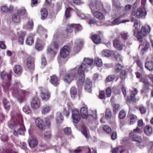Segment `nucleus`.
Here are the masks:
<instances>
[{
    "mask_svg": "<svg viewBox=\"0 0 153 153\" xmlns=\"http://www.w3.org/2000/svg\"><path fill=\"white\" fill-rule=\"evenodd\" d=\"M40 13L41 14V19L43 20H45L47 17L48 16V11L47 9L45 8H42L40 10Z\"/></svg>",
    "mask_w": 153,
    "mask_h": 153,
    "instance_id": "aec40b11",
    "label": "nucleus"
},
{
    "mask_svg": "<svg viewBox=\"0 0 153 153\" xmlns=\"http://www.w3.org/2000/svg\"><path fill=\"white\" fill-rule=\"evenodd\" d=\"M102 55L105 57H109L111 55V52L108 50H105L103 51L102 52Z\"/></svg>",
    "mask_w": 153,
    "mask_h": 153,
    "instance_id": "f704fd0d",
    "label": "nucleus"
},
{
    "mask_svg": "<svg viewBox=\"0 0 153 153\" xmlns=\"http://www.w3.org/2000/svg\"><path fill=\"white\" fill-rule=\"evenodd\" d=\"M76 79V70L74 68L71 70L64 75L63 79L66 83H70L73 80Z\"/></svg>",
    "mask_w": 153,
    "mask_h": 153,
    "instance_id": "20e7f679",
    "label": "nucleus"
},
{
    "mask_svg": "<svg viewBox=\"0 0 153 153\" xmlns=\"http://www.w3.org/2000/svg\"><path fill=\"white\" fill-rule=\"evenodd\" d=\"M112 116L111 112L110 110L108 108L106 109L105 114V117L107 119H110Z\"/></svg>",
    "mask_w": 153,
    "mask_h": 153,
    "instance_id": "58836bf2",
    "label": "nucleus"
},
{
    "mask_svg": "<svg viewBox=\"0 0 153 153\" xmlns=\"http://www.w3.org/2000/svg\"><path fill=\"white\" fill-rule=\"evenodd\" d=\"M23 111L26 114H29L31 113V110L29 106H25L23 108Z\"/></svg>",
    "mask_w": 153,
    "mask_h": 153,
    "instance_id": "49530a36",
    "label": "nucleus"
},
{
    "mask_svg": "<svg viewBox=\"0 0 153 153\" xmlns=\"http://www.w3.org/2000/svg\"><path fill=\"white\" fill-rule=\"evenodd\" d=\"M106 93L108 97H110L111 94V88L110 87H108L106 89Z\"/></svg>",
    "mask_w": 153,
    "mask_h": 153,
    "instance_id": "0e129e2a",
    "label": "nucleus"
},
{
    "mask_svg": "<svg viewBox=\"0 0 153 153\" xmlns=\"http://www.w3.org/2000/svg\"><path fill=\"white\" fill-rule=\"evenodd\" d=\"M103 130L105 132L109 134L111 132V129L108 126H105L103 127Z\"/></svg>",
    "mask_w": 153,
    "mask_h": 153,
    "instance_id": "5fc2aeb1",
    "label": "nucleus"
},
{
    "mask_svg": "<svg viewBox=\"0 0 153 153\" xmlns=\"http://www.w3.org/2000/svg\"><path fill=\"white\" fill-rule=\"evenodd\" d=\"M63 131L64 133L67 135H70L71 133V129L70 127H67L65 128Z\"/></svg>",
    "mask_w": 153,
    "mask_h": 153,
    "instance_id": "09e8293b",
    "label": "nucleus"
},
{
    "mask_svg": "<svg viewBox=\"0 0 153 153\" xmlns=\"http://www.w3.org/2000/svg\"><path fill=\"white\" fill-rule=\"evenodd\" d=\"M126 116L125 112L124 110H122L119 113V117L120 119H123Z\"/></svg>",
    "mask_w": 153,
    "mask_h": 153,
    "instance_id": "8fccbe9b",
    "label": "nucleus"
},
{
    "mask_svg": "<svg viewBox=\"0 0 153 153\" xmlns=\"http://www.w3.org/2000/svg\"><path fill=\"white\" fill-rule=\"evenodd\" d=\"M70 94L71 97L72 98H74L77 93V90L75 87H72L71 88L70 90Z\"/></svg>",
    "mask_w": 153,
    "mask_h": 153,
    "instance_id": "2f4dec72",
    "label": "nucleus"
},
{
    "mask_svg": "<svg viewBox=\"0 0 153 153\" xmlns=\"http://www.w3.org/2000/svg\"><path fill=\"white\" fill-rule=\"evenodd\" d=\"M121 36L122 39L124 40V42H126V45L128 44L129 40L128 33H122L121 34Z\"/></svg>",
    "mask_w": 153,
    "mask_h": 153,
    "instance_id": "c756f323",
    "label": "nucleus"
},
{
    "mask_svg": "<svg viewBox=\"0 0 153 153\" xmlns=\"http://www.w3.org/2000/svg\"><path fill=\"white\" fill-rule=\"evenodd\" d=\"M3 103L4 107L6 109L8 110L10 109V103L7 99H3Z\"/></svg>",
    "mask_w": 153,
    "mask_h": 153,
    "instance_id": "ea45409f",
    "label": "nucleus"
},
{
    "mask_svg": "<svg viewBox=\"0 0 153 153\" xmlns=\"http://www.w3.org/2000/svg\"><path fill=\"white\" fill-rule=\"evenodd\" d=\"M31 106L33 110H36L39 108L41 105V100L37 96L33 97L30 102Z\"/></svg>",
    "mask_w": 153,
    "mask_h": 153,
    "instance_id": "1a4fd4ad",
    "label": "nucleus"
},
{
    "mask_svg": "<svg viewBox=\"0 0 153 153\" xmlns=\"http://www.w3.org/2000/svg\"><path fill=\"white\" fill-rule=\"evenodd\" d=\"M96 18L101 20L104 18V15L102 13L100 12H96Z\"/></svg>",
    "mask_w": 153,
    "mask_h": 153,
    "instance_id": "4d7b16f0",
    "label": "nucleus"
},
{
    "mask_svg": "<svg viewBox=\"0 0 153 153\" xmlns=\"http://www.w3.org/2000/svg\"><path fill=\"white\" fill-rule=\"evenodd\" d=\"M114 55L115 59L117 61L120 62L123 61V58L120 53L117 52H115L114 53Z\"/></svg>",
    "mask_w": 153,
    "mask_h": 153,
    "instance_id": "4c0bfd02",
    "label": "nucleus"
},
{
    "mask_svg": "<svg viewBox=\"0 0 153 153\" xmlns=\"http://www.w3.org/2000/svg\"><path fill=\"white\" fill-rule=\"evenodd\" d=\"M50 82L55 87H58L59 84L60 80L58 77L55 75L50 76Z\"/></svg>",
    "mask_w": 153,
    "mask_h": 153,
    "instance_id": "2eb2a0df",
    "label": "nucleus"
},
{
    "mask_svg": "<svg viewBox=\"0 0 153 153\" xmlns=\"http://www.w3.org/2000/svg\"><path fill=\"white\" fill-rule=\"evenodd\" d=\"M134 141L136 142V145L137 146L140 147L142 143L143 140L141 137L138 136L135 140H134Z\"/></svg>",
    "mask_w": 153,
    "mask_h": 153,
    "instance_id": "72a5a7b5",
    "label": "nucleus"
},
{
    "mask_svg": "<svg viewBox=\"0 0 153 153\" xmlns=\"http://www.w3.org/2000/svg\"><path fill=\"white\" fill-rule=\"evenodd\" d=\"M150 30V27L148 26L142 27L140 31L138 32L137 34V33L135 34V36L140 42H142L143 41V36H146L149 33Z\"/></svg>",
    "mask_w": 153,
    "mask_h": 153,
    "instance_id": "39448f33",
    "label": "nucleus"
},
{
    "mask_svg": "<svg viewBox=\"0 0 153 153\" xmlns=\"http://www.w3.org/2000/svg\"><path fill=\"white\" fill-rule=\"evenodd\" d=\"M14 7L13 6L10 5L8 7L6 5H4L1 7V10L5 13H12Z\"/></svg>",
    "mask_w": 153,
    "mask_h": 153,
    "instance_id": "f3484780",
    "label": "nucleus"
},
{
    "mask_svg": "<svg viewBox=\"0 0 153 153\" xmlns=\"http://www.w3.org/2000/svg\"><path fill=\"white\" fill-rule=\"evenodd\" d=\"M145 67L149 70H153V62L152 61H149L146 62Z\"/></svg>",
    "mask_w": 153,
    "mask_h": 153,
    "instance_id": "473e14b6",
    "label": "nucleus"
},
{
    "mask_svg": "<svg viewBox=\"0 0 153 153\" xmlns=\"http://www.w3.org/2000/svg\"><path fill=\"white\" fill-rule=\"evenodd\" d=\"M140 82H142L144 85H149L150 84V82L148 79L145 77H142L140 80Z\"/></svg>",
    "mask_w": 153,
    "mask_h": 153,
    "instance_id": "de8ad7c7",
    "label": "nucleus"
},
{
    "mask_svg": "<svg viewBox=\"0 0 153 153\" xmlns=\"http://www.w3.org/2000/svg\"><path fill=\"white\" fill-rule=\"evenodd\" d=\"M43 46L41 44L36 43L35 45V48L38 51H41L43 49Z\"/></svg>",
    "mask_w": 153,
    "mask_h": 153,
    "instance_id": "3c124183",
    "label": "nucleus"
},
{
    "mask_svg": "<svg viewBox=\"0 0 153 153\" xmlns=\"http://www.w3.org/2000/svg\"><path fill=\"white\" fill-rule=\"evenodd\" d=\"M144 131L146 135L149 136L152 133L153 129L151 127L149 126H146L144 128Z\"/></svg>",
    "mask_w": 153,
    "mask_h": 153,
    "instance_id": "5701e85b",
    "label": "nucleus"
},
{
    "mask_svg": "<svg viewBox=\"0 0 153 153\" xmlns=\"http://www.w3.org/2000/svg\"><path fill=\"white\" fill-rule=\"evenodd\" d=\"M19 36L18 42L20 45H23L24 44V39L25 36V33L23 31H21L20 32L18 33Z\"/></svg>",
    "mask_w": 153,
    "mask_h": 153,
    "instance_id": "412c9836",
    "label": "nucleus"
},
{
    "mask_svg": "<svg viewBox=\"0 0 153 153\" xmlns=\"http://www.w3.org/2000/svg\"><path fill=\"white\" fill-rule=\"evenodd\" d=\"M13 70L14 73L17 75L21 74L22 71V67L19 65H15L13 68Z\"/></svg>",
    "mask_w": 153,
    "mask_h": 153,
    "instance_id": "4be33fe9",
    "label": "nucleus"
},
{
    "mask_svg": "<svg viewBox=\"0 0 153 153\" xmlns=\"http://www.w3.org/2000/svg\"><path fill=\"white\" fill-rule=\"evenodd\" d=\"M35 66V58L32 56L28 57L27 59L26 66L30 71H33Z\"/></svg>",
    "mask_w": 153,
    "mask_h": 153,
    "instance_id": "6e6552de",
    "label": "nucleus"
},
{
    "mask_svg": "<svg viewBox=\"0 0 153 153\" xmlns=\"http://www.w3.org/2000/svg\"><path fill=\"white\" fill-rule=\"evenodd\" d=\"M126 13L124 12V13L120 15L118 18H116L113 20L112 22V25H116L120 23H123L126 22H129V20H123L121 21L120 22H119V19L123 17L125 14Z\"/></svg>",
    "mask_w": 153,
    "mask_h": 153,
    "instance_id": "a211bd4d",
    "label": "nucleus"
},
{
    "mask_svg": "<svg viewBox=\"0 0 153 153\" xmlns=\"http://www.w3.org/2000/svg\"><path fill=\"white\" fill-rule=\"evenodd\" d=\"M29 94L28 91L25 90H22L19 91V94L16 97L17 101L21 103L26 100V97Z\"/></svg>",
    "mask_w": 153,
    "mask_h": 153,
    "instance_id": "9d476101",
    "label": "nucleus"
},
{
    "mask_svg": "<svg viewBox=\"0 0 153 153\" xmlns=\"http://www.w3.org/2000/svg\"><path fill=\"white\" fill-rule=\"evenodd\" d=\"M68 33H67L65 32V30L63 31L61 33L60 35V37L62 39H65L68 38Z\"/></svg>",
    "mask_w": 153,
    "mask_h": 153,
    "instance_id": "864d4df0",
    "label": "nucleus"
},
{
    "mask_svg": "<svg viewBox=\"0 0 153 153\" xmlns=\"http://www.w3.org/2000/svg\"><path fill=\"white\" fill-rule=\"evenodd\" d=\"M92 82L89 80L87 81L85 83V89L88 91L90 90L92 87Z\"/></svg>",
    "mask_w": 153,
    "mask_h": 153,
    "instance_id": "c9c22d12",
    "label": "nucleus"
},
{
    "mask_svg": "<svg viewBox=\"0 0 153 153\" xmlns=\"http://www.w3.org/2000/svg\"><path fill=\"white\" fill-rule=\"evenodd\" d=\"M73 10V8L70 7H68L66 9L65 11V16L66 18H67L71 16V13L70 11Z\"/></svg>",
    "mask_w": 153,
    "mask_h": 153,
    "instance_id": "79ce46f5",
    "label": "nucleus"
},
{
    "mask_svg": "<svg viewBox=\"0 0 153 153\" xmlns=\"http://www.w3.org/2000/svg\"><path fill=\"white\" fill-rule=\"evenodd\" d=\"M16 12L13 14L12 19L13 21L16 23H20L21 22V18L23 16H27V13L24 7L16 10Z\"/></svg>",
    "mask_w": 153,
    "mask_h": 153,
    "instance_id": "f03ea898",
    "label": "nucleus"
},
{
    "mask_svg": "<svg viewBox=\"0 0 153 153\" xmlns=\"http://www.w3.org/2000/svg\"><path fill=\"white\" fill-rule=\"evenodd\" d=\"M138 21L137 20L135 19V20L134 23V26L135 27V29L134 30V36H135V34H136V33L138 32L137 29L138 26Z\"/></svg>",
    "mask_w": 153,
    "mask_h": 153,
    "instance_id": "603ef678",
    "label": "nucleus"
},
{
    "mask_svg": "<svg viewBox=\"0 0 153 153\" xmlns=\"http://www.w3.org/2000/svg\"><path fill=\"white\" fill-rule=\"evenodd\" d=\"M72 117L74 123H77L79 121L80 116L79 112L77 110H74L72 111Z\"/></svg>",
    "mask_w": 153,
    "mask_h": 153,
    "instance_id": "ddd939ff",
    "label": "nucleus"
},
{
    "mask_svg": "<svg viewBox=\"0 0 153 153\" xmlns=\"http://www.w3.org/2000/svg\"><path fill=\"white\" fill-rule=\"evenodd\" d=\"M38 144V141L35 139H31L29 143V146L31 148L37 146Z\"/></svg>",
    "mask_w": 153,
    "mask_h": 153,
    "instance_id": "7c9ffc66",
    "label": "nucleus"
},
{
    "mask_svg": "<svg viewBox=\"0 0 153 153\" xmlns=\"http://www.w3.org/2000/svg\"><path fill=\"white\" fill-rule=\"evenodd\" d=\"M51 106L46 105L45 106L42 110V113L43 114H46L50 112L51 109Z\"/></svg>",
    "mask_w": 153,
    "mask_h": 153,
    "instance_id": "a878e982",
    "label": "nucleus"
},
{
    "mask_svg": "<svg viewBox=\"0 0 153 153\" xmlns=\"http://www.w3.org/2000/svg\"><path fill=\"white\" fill-rule=\"evenodd\" d=\"M114 46L117 50H121L123 49V45H121L120 41L117 39H115L113 41Z\"/></svg>",
    "mask_w": 153,
    "mask_h": 153,
    "instance_id": "393cba45",
    "label": "nucleus"
},
{
    "mask_svg": "<svg viewBox=\"0 0 153 153\" xmlns=\"http://www.w3.org/2000/svg\"><path fill=\"white\" fill-rule=\"evenodd\" d=\"M58 116L56 119V121L57 123H61L62 122L64 118L62 116V114L61 113L58 114Z\"/></svg>",
    "mask_w": 153,
    "mask_h": 153,
    "instance_id": "a18cd8bd",
    "label": "nucleus"
},
{
    "mask_svg": "<svg viewBox=\"0 0 153 153\" xmlns=\"http://www.w3.org/2000/svg\"><path fill=\"white\" fill-rule=\"evenodd\" d=\"M73 25L75 33L81 31L82 29V26L79 24H73Z\"/></svg>",
    "mask_w": 153,
    "mask_h": 153,
    "instance_id": "c85d7f7f",
    "label": "nucleus"
},
{
    "mask_svg": "<svg viewBox=\"0 0 153 153\" xmlns=\"http://www.w3.org/2000/svg\"><path fill=\"white\" fill-rule=\"evenodd\" d=\"M146 15V10L144 7H139L137 9L136 12L134 10L131 13V15L132 16H136L137 19L144 18Z\"/></svg>",
    "mask_w": 153,
    "mask_h": 153,
    "instance_id": "0eeeda50",
    "label": "nucleus"
},
{
    "mask_svg": "<svg viewBox=\"0 0 153 153\" xmlns=\"http://www.w3.org/2000/svg\"><path fill=\"white\" fill-rule=\"evenodd\" d=\"M122 68V66L120 64H117L115 68V70L116 72H119Z\"/></svg>",
    "mask_w": 153,
    "mask_h": 153,
    "instance_id": "338daca9",
    "label": "nucleus"
},
{
    "mask_svg": "<svg viewBox=\"0 0 153 153\" xmlns=\"http://www.w3.org/2000/svg\"><path fill=\"white\" fill-rule=\"evenodd\" d=\"M44 135L45 138L47 139H50L51 137V134L50 132L49 131H47L45 132L44 133Z\"/></svg>",
    "mask_w": 153,
    "mask_h": 153,
    "instance_id": "bf43d9fd",
    "label": "nucleus"
},
{
    "mask_svg": "<svg viewBox=\"0 0 153 153\" xmlns=\"http://www.w3.org/2000/svg\"><path fill=\"white\" fill-rule=\"evenodd\" d=\"M70 51V48L68 46H64L60 50V53L61 57L66 58L69 54Z\"/></svg>",
    "mask_w": 153,
    "mask_h": 153,
    "instance_id": "9b49d317",
    "label": "nucleus"
},
{
    "mask_svg": "<svg viewBox=\"0 0 153 153\" xmlns=\"http://www.w3.org/2000/svg\"><path fill=\"white\" fill-rule=\"evenodd\" d=\"M96 65L99 67H100L102 65V60L100 59H96Z\"/></svg>",
    "mask_w": 153,
    "mask_h": 153,
    "instance_id": "052dcab7",
    "label": "nucleus"
},
{
    "mask_svg": "<svg viewBox=\"0 0 153 153\" xmlns=\"http://www.w3.org/2000/svg\"><path fill=\"white\" fill-rule=\"evenodd\" d=\"M33 27V21L31 19H29L27 25V28L29 29H31Z\"/></svg>",
    "mask_w": 153,
    "mask_h": 153,
    "instance_id": "37998d69",
    "label": "nucleus"
},
{
    "mask_svg": "<svg viewBox=\"0 0 153 153\" xmlns=\"http://www.w3.org/2000/svg\"><path fill=\"white\" fill-rule=\"evenodd\" d=\"M63 113L64 115L68 118L70 114L69 109L64 108L63 109Z\"/></svg>",
    "mask_w": 153,
    "mask_h": 153,
    "instance_id": "6e6d98bb",
    "label": "nucleus"
},
{
    "mask_svg": "<svg viewBox=\"0 0 153 153\" xmlns=\"http://www.w3.org/2000/svg\"><path fill=\"white\" fill-rule=\"evenodd\" d=\"M35 123L37 127L40 130L45 129V123L43 120L39 117L37 118L35 120Z\"/></svg>",
    "mask_w": 153,
    "mask_h": 153,
    "instance_id": "dca6fc26",
    "label": "nucleus"
},
{
    "mask_svg": "<svg viewBox=\"0 0 153 153\" xmlns=\"http://www.w3.org/2000/svg\"><path fill=\"white\" fill-rule=\"evenodd\" d=\"M84 71H84L82 73H81V74L78 73L79 75V77L77 81V83L78 85H80L82 84L84 82Z\"/></svg>",
    "mask_w": 153,
    "mask_h": 153,
    "instance_id": "b1692460",
    "label": "nucleus"
},
{
    "mask_svg": "<svg viewBox=\"0 0 153 153\" xmlns=\"http://www.w3.org/2000/svg\"><path fill=\"white\" fill-rule=\"evenodd\" d=\"M6 47L4 42L3 41H0V48L2 49H5Z\"/></svg>",
    "mask_w": 153,
    "mask_h": 153,
    "instance_id": "774afa93",
    "label": "nucleus"
},
{
    "mask_svg": "<svg viewBox=\"0 0 153 153\" xmlns=\"http://www.w3.org/2000/svg\"><path fill=\"white\" fill-rule=\"evenodd\" d=\"M149 87L145 85H144L143 88L141 91V93H146L149 90Z\"/></svg>",
    "mask_w": 153,
    "mask_h": 153,
    "instance_id": "e2e57ef3",
    "label": "nucleus"
},
{
    "mask_svg": "<svg viewBox=\"0 0 153 153\" xmlns=\"http://www.w3.org/2000/svg\"><path fill=\"white\" fill-rule=\"evenodd\" d=\"M113 5L117 9L120 8L121 7L120 2L118 0L113 1Z\"/></svg>",
    "mask_w": 153,
    "mask_h": 153,
    "instance_id": "c03bdc74",
    "label": "nucleus"
},
{
    "mask_svg": "<svg viewBox=\"0 0 153 153\" xmlns=\"http://www.w3.org/2000/svg\"><path fill=\"white\" fill-rule=\"evenodd\" d=\"M51 116H49L45 118V123L48 126H49L51 125V121L53 118Z\"/></svg>",
    "mask_w": 153,
    "mask_h": 153,
    "instance_id": "a19ab883",
    "label": "nucleus"
},
{
    "mask_svg": "<svg viewBox=\"0 0 153 153\" xmlns=\"http://www.w3.org/2000/svg\"><path fill=\"white\" fill-rule=\"evenodd\" d=\"M39 89L41 92L40 97L42 100L44 101H48L51 97L50 92L46 88L39 87Z\"/></svg>",
    "mask_w": 153,
    "mask_h": 153,
    "instance_id": "423d86ee",
    "label": "nucleus"
},
{
    "mask_svg": "<svg viewBox=\"0 0 153 153\" xmlns=\"http://www.w3.org/2000/svg\"><path fill=\"white\" fill-rule=\"evenodd\" d=\"M115 76L114 75L108 76L106 78V80L107 82H111L115 79Z\"/></svg>",
    "mask_w": 153,
    "mask_h": 153,
    "instance_id": "13d9d810",
    "label": "nucleus"
},
{
    "mask_svg": "<svg viewBox=\"0 0 153 153\" xmlns=\"http://www.w3.org/2000/svg\"><path fill=\"white\" fill-rule=\"evenodd\" d=\"M59 48L58 43L56 42L53 41L48 48L47 51L48 53H51L57 51Z\"/></svg>",
    "mask_w": 153,
    "mask_h": 153,
    "instance_id": "4468645a",
    "label": "nucleus"
},
{
    "mask_svg": "<svg viewBox=\"0 0 153 153\" xmlns=\"http://www.w3.org/2000/svg\"><path fill=\"white\" fill-rule=\"evenodd\" d=\"M130 123L131 125L133 124L137 120V116L133 114H131L130 115Z\"/></svg>",
    "mask_w": 153,
    "mask_h": 153,
    "instance_id": "e433bc0d",
    "label": "nucleus"
},
{
    "mask_svg": "<svg viewBox=\"0 0 153 153\" xmlns=\"http://www.w3.org/2000/svg\"><path fill=\"white\" fill-rule=\"evenodd\" d=\"M73 24H68L65 29V32L67 33H71L74 30Z\"/></svg>",
    "mask_w": 153,
    "mask_h": 153,
    "instance_id": "cd10ccee",
    "label": "nucleus"
},
{
    "mask_svg": "<svg viewBox=\"0 0 153 153\" xmlns=\"http://www.w3.org/2000/svg\"><path fill=\"white\" fill-rule=\"evenodd\" d=\"M105 92L103 91H100L98 97L101 99H105Z\"/></svg>",
    "mask_w": 153,
    "mask_h": 153,
    "instance_id": "69168bd1",
    "label": "nucleus"
},
{
    "mask_svg": "<svg viewBox=\"0 0 153 153\" xmlns=\"http://www.w3.org/2000/svg\"><path fill=\"white\" fill-rule=\"evenodd\" d=\"M16 121L18 124L21 127L23 128H19L17 131L14 130L13 133L15 136L17 137H18L19 135H24L25 131H26V129L24 125L22 116L20 111H19L16 113Z\"/></svg>",
    "mask_w": 153,
    "mask_h": 153,
    "instance_id": "f257e3e1",
    "label": "nucleus"
},
{
    "mask_svg": "<svg viewBox=\"0 0 153 153\" xmlns=\"http://www.w3.org/2000/svg\"><path fill=\"white\" fill-rule=\"evenodd\" d=\"M94 60L92 59L87 58H85L84 61L79 67L77 70V72L78 73L81 74L85 70L87 71H88V66L87 65H91L93 64Z\"/></svg>",
    "mask_w": 153,
    "mask_h": 153,
    "instance_id": "7ed1b4c3",
    "label": "nucleus"
},
{
    "mask_svg": "<svg viewBox=\"0 0 153 153\" xmlns=\"http://www.w3.org/2000/svg\"><path fill=\"white\" fill-rule=\"evenodd\" d=\"M129 136L130 139L133 141H134V140H135L136 139V137H138L136 136V134L132 132H131L130 133Z\"/></svg>",
    "mask_w": 153,
    "mask_h": 153,
    "instance_id": "680f3d73",
    "label": "nucleus"
},
{
    "mask_svg": "<svg viewBox=\"0 0 153 153\" xmlns=\"http://www.w3.org/2000/svg\"><path fill=\"white\" fill-rule=\"evenodd\" d=\"M34 42L33 38L30 36L27 37L25 40L26 44L28 45H31L34 43Z\"/></svg>",
    "mask_w": 153,
    "mask_h": 153,
    "instance_id": "bb28decb",
    "label": "nucleus"
},
{
    "mask_svg": "<svg viewBox=\"0 0 153 153\" xmlns=\"http://www.w3.org/2000/svg\"><path fill=\"white\" fill-rule=\"evenodd\" d=\"M88 109L87 108L82 107L80 109V114L81 117L83 119H86L89 115L93 117L94 114H95V112L93 111L92 114H88Z\"/></svg>",
    "mask_w": 153,
    "mask_h": 153,
    "instance_id": "f8f14e48",
    "label": "nucleus"
},
{
    "mask_svg": "<svg viewBox=\"0 0 153 153\" xmlns=\"http://www.w3.org/2000/svg\"><path fill=\"white\" fill-rule=\"evenodd\" d=\"M89 6L92 13L95 17L96 15V0H89Z\"/></svg>",
    "mask_w": 153,
    "mask_h": 153,
    "instance_id": "6ab92c4d",
    "label": "nucleus"
}]
</instances>
